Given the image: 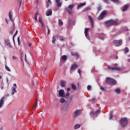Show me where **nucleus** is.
Wrapping results in <instances>:
<instances>
[{"instance_id":"nucleus-1","label":"nucleus","mask_w":130,"mask_h":130,"mask_svg":"<svg viewBox=\"0 0 130 130\" xmlns=\"http://www.w3.org/2000/svg\"><path fill=\"white\" fill-rule=\"evenodd\" d=\"M106 83L108 84V85H111V86L116 85V81L110 77H107L106 78Z\"/></svg>"},{"instance_id":"nucleus-2","label":"nucleus","mask_w":130,"mask_h":130,"mask_svg":"<svg viewBox=\"0 0 130 130\" xmlns=\"http://www.w3.org/2000/svg\"><path fill=\"white\" fill-rule=\"evenodd\" d=\"M119 123L122 127H124V126H126V125H127L128 121H127V119L126 118H122L120 120Z\"/></svg>"},{"instance_id":"nucleus-3","label":"nucleus","mask_w":130,"mask_h":130,"mask_svg":"<svg viewBox=\"0 0 130 130\" xmlns=\"http://www.w3.org/2000/svg\"><path fill=\"white\" fill-rule=\"evenodd\" d=\"M74 8H75V4H73L70 5L68 7L66 8V11L68 12L69 15H73V13H74L73 9Z\"/></svg>"},{"instance_id":"nucleus-4","label":"nucleus","mask_w":130,"mask_h":130,"mask_svg":"<svg viewBox=\"0 0 130 130\" xmlns=\"http://www.w3.org/2000/svg\"><path fill=\"white\" fill-rule=\"evenodd\" d=\"M58 94L59 97H64V98H67V97H69V96H70V93L67 92L66 94L63 89H60L58 92Z\"/></svg>"},{"instance_id":"nucleus-5","label":"nucleus","mask_w":130,"mask_h":130,"mask_svg":"<svg viewBox=\"0 0 130 130\" xmlns=\"http://www.w3.org/2000/svg\"><path fill=\"white\" fill-rule=\"evenodd\" d=\"M114 25H115V21L112 19H110L105 22V25L107 27H111V26H113Z\"/></svg>"},{"instance_id":"nucleus-6","label":"nucleus","mask_w":130,"mask_h":130,"mask_svg":"<svg viewBox=\"0 0 130 130\" xmlns=\"http://www.w3.org/2000/svg\"><path fill=\"white\" fill-rule=\"evenodd\" d=\"M106 15H107V11L104 10L98 17V20L100 21L103 20V19H104V17H105Z\"/></svg>"},{"instance_id":"nucleus-7","label":"nucleus","mask_w":130,"mask_h":130,"mask_svg":"<svg viewBox=\"0 0 130 130\" xmlns=\"http://www.w3.org/2000/svg\"><path fill=\"white\" fill-rule=\"evenodd\" d=\"M20 59L22 62H24V61H27V56L26 54H24V53H22L20 56Z\"/></svg>"},{"instance_id":"nucleus-8","label":"nucleus","mask_w":130,"mask_h":130,"mask_svg":"<svg viewBox=\"0 0 130 130\" xmlns=\"http://www.w3.org/2000/svg\"><path fill=\"white\" fill-rule=\"evenodd\" d=\"M13 86H14V87L11 88L12 95H14L15 93H17V90H16V89H17V84L16 83L13 84Z\"/></svg>"},{"instance_id":"nucleus-9","label":"nucleus","mask_w":130,"mask_h":130,"mask_svg":"<svg viewBox=\"0 0 130 130\" xmlns=\"http://www.w3.org/2000/svg\"><path fill=\"white\" fill-rule=\"evenodd\" d=\"M109 70H111V71H121V68H117V67H111L110 66H108L107 67Z\"/></svg>"},{"instance_id":"nucleus-10","label":"nucleus","mask_w":130,"mask_h":130,"mask_svg":"<svg viewBox=\"0 0 130 130\" xmlns=\"http://www.w3.org/2000/svg\"><path fill=\"white\" fill-rule=\"evenodd\" d=\"M113 43L115 46H120L122 44V42L120 40H114Z\"/></svg>"},{"instance_id":"nucleus-11","label":"nucleus","mask_w":130,"mask_h":130,"mask_svg":"<svg viewBox=\"0 0 130 130\" xmlns=\"http://www.w3.org/2000/svg\"><path fill=\"white\" fill-rule=\"evenodd\" d=\"M81 111L80 110H76L73 115V117H77V116H79L80 114H81Z\"/></svg>"},{"instance_id":"nucleus-12","label":"nucleus","mask_w":130,"mask_h":130,"mask_svg":"<svg viewBox=\"0 0 130 130\" xmlns=\"http://www.w3.org/2000/svg\"><path fill=\"white\" fill-rule=\"evenodd\" d=\"M128 8H129V5L126 4L125 5L123 8H122L121 11L122 12H125L126 11H127Z\"/></svg>"},{"instance_id":"nucleus-13","label":"nucleus","mask_w":130,"mask_h":130,"mask_svg":"<svg viewBox=\"0 0 130 130\" xmlns=\"http://www.w3.org/2000/svg\"><path fill=\"white\" fill-rule=\"evenodd\" d=\"M88 18L91 24V28H93V27H94V20H93V18H92L91 16H88Z\"/></svg>"},{"instance_id":"nucleus-14","label":"nucleus","mask_w":130,"mask_h":130,"mask_svg":"<svg viewBox=\"0 0 130 130\" xmlns=\"http://www.w3.org/2000/svg\"><path fill=\"white\" fill-rule=\"evenodd\" d=\"M110 0H105V2H106V3L107 4H109V1ZM111 2H113V3H115V4H119L120 3V2L118 0H111Z\"/></svg>"},{"instance_id":"nucleus-15","label":"nucleus","mask_w":130,"mask_h":130,"mask_svg":"<svg viewBox=\"0 0 130 130\" xmlns=\"http://www.w3.org/2000/svg\"><path fill=\"white\" fill-rule=\"evenodd\" d=\"M77 68H78V65H77V64H73L72 65L71 67V70L75 71V70H77Z\"/></svg>"},{"instance_id":"nucleus-16","label":"nucleus","mask_w":130,"mask_h":130,"mask_svg":"<svg viewBox=\"0 0 130 130\" xmlns=\"http://www.w3.org/2000/svg\"><path fill=\"white\" fill-rule=\"evenodd\" d=\"M5 100V97H2L0 100V108L3 107V105H4V101Z\"/></svg>"},{"instance_id":"nucleus-17","label":"nucleus","mask_w":130,"mask_h":130,"mask_svg":"<svg viewBox=\"0 0 130 130\" xmlns=\"http://www.w3.org/2000/svg\"><path fill=\"white\" fill-rule=\"evenodd\" d=\"M101 113V111L100 110H96L95 113L94 112H91L90 114H92V115H94V114H99Z\"/></svg>"},{"instance_id":"nucleus-18","label":"nucleus","mask_w":130,"mask_h":130,"mask_svg":"<svg viewBox=\"0 0 130 130\" xmlns=\"http://www.w3.org/2000/svg\"><path fill=\"white\" fill-rule=\"evenodd\" d=\"M84 6H86V3H82V4H80V5H79L77 7V10H79V9H81V8H82V7H84Z\"/></svg>"},{"instance_id":"nucleus-19","label":"nucleus","mask_w":130,"mask_h":130,"mask_svg":"<svg viewBox=\"0 0 130 130\" xmlns=\"http://www.w3.org/2000/svg\"><path fill=\"white\" fill-rule=\"evenodd\" d=\"M5 43L6 45L8 46V47H12V45H11V43H10V41H9V40H6Z\"/></svg>"},{"instance_id":"nucleus-20","label":"nucleus","mask_w":130,"mask_h":130,"mask_svg":"<svg viewBox=\"0 0 130 130\" xmlns=\"http://www.w3.org/2000/svg\"><path fill=\"white\" fill-rule=\"evenodd\" d=\"M52 10H51V9L48 10L46 11V16H50V15H52Z\"/></svg>"},{"instance_id":"nucleus-21","label":"nucleus","mask_w":130,"mask_h":130,"mask_svg":"<svg viewBox=\"0 0 130 130\" xmlns=\"http://www.w3.org/2000/svg\"><path fill=\"white\" fill-rule=\"evenodd\" d=\"M9 19L11 21H12V22H14V19H13V15L12 14V12L10 11L9 12Z\"/></svg>"},{"instance_id":"nucleus-22","label":"nucleus","mask_w":130,"mask_h":130,"mask_svg":"<svg viewBox=\"0 0 130 130\" xmlns=\"http://www.w3.org/2000/svg\"><path fill=\"white\" fill-rule=\"evenodd\" d=\"M39 21L40 24L42 25V27H44V24L43 23V21H42V18L39 17Z\"/></svg>"},{"instance_id":"nucleus-23","label":"nucleus","mask_w":130,"mask_h":130,"mask_svg":"<svg viewBox=\"0 0 130 130\" xmlns=\"http://www.w3.org/2000/svg\"><path fill=\"white\" fill-rule=\"evenodd\" d=\"M80 127H81V125L79 124H77L74 126V129H78V128H80Z\"/></svg>"},{"instance_id":"nucleus-24","label":"nucleus","mask_w":130,"mask_h":130,"mask_svg":"<svg viewBox=\"0 0 130 130\" xmlns=\"http://www.w3.org/2000/svg\"><path fill=\"white\" fill-rule=\"evenodd\" d=\"M88 31H89V28H85V30H84V33H85V35L86 37H87V36H88Z\"/></svg>"},{"instance_id":"nucleus-25","label":"nucleus","mask_w":130,"mask_h":130,"mask_svg":"<svg viewBox=\"0 0 130 130\" xmlns=\"http://www.w3.org/2000/svg\"><path fill=\"white\" fill-rule=\"evenodd\" d=\"M58 25L59 26H60V27H61V26H62V25H63V22H62V21L60 19H58Z\"/></svg>"},{"instance_id":"nucleus-26","label":"nucleus","mask_w":130,"mask_h":130,"mask_svg":"<svg viewBox=\"0 0 130 130\" xmlns=\"http://www.w3.org/2000/svg\"><path fill=\"white\" fill-rule=\"evenodd\" d=\"M52 42L53 44H54V43H55V41H56V39L55 38V37L53 36L52 38Z\"/></svg>"},{"instance_id":"nucleus-27","label":"nucleus","mask_w":130,"mask_h":130,"mask_svg":"<svg viewBox=\"0 0 130 130\" xmlns=\"http://www.w3.org/2000/svg\"><path fill=\"white\" fill-rule=\"evenodd\" d=\"M60 85L61 87H64L66 86V81H61Z\"/></svg>"},{"instance_id":"nucleus-28","label":"nucleus","mask_w":130,"mask_h":130,"mask_svg":"<svg viewBox=\"0 0 130 130\" xmlns=\"http://www.w3.org/2000/svg\"><path fill=\"white\" fill-rule=\"evenodd\" d=\"M71 54L72 55H73V56H76L77 57L79 56V54H78V53L73 52V53H71Z\"/></svg>"},{"instance_id":"nucleus-29","label":"nucleus","mask_w":130,"mask_h":130,"mask_svg":"<svg viewBox=\"0 0 130 130\" xmlns=\"http://www.w3.org/2000/svg\"><path fill=\"white\" fill-rule=\"evenodd\" d=\"M114 92L117 94H119V93H120V89L117 88L114 90Z\"/></svg>"},{"instance_id":"nucleus-30","label":"nucleus","mask_w":130,"mask_h":130,"mask_svg":"<svg viewBox=\"0 0 130 130\" xmlns=\"http://www.w3.org/2000/svg\"><path fill=\"white\" fill-rule=\"evenodd\" d=\"M71 87H72V88L73 89V90H77V87L76 86V85H75L74 84H72L71 85Z\"/></svg>"},{"instance_id":"nucleus-31","label":"nucleus","mask_w":130,"mask_h":130,"mask_svg":"<svg viewBox=\"0 0 130 130\" xmlns=\"http://www.w3.org/2000/svg\"><path fill=\"white\" fill-rule=\"evenodd\" d=\"M62 60H67V59H68V57L66 55H63L62 56Z\"/></svg>"},{"instance_id":"nucleus-32","label":"nucleus","mask_w":130,"mask_h":130,"mask_svg":"<svg viewBox=\"0 0 130 130\" xmlns=\"http://www.w3.org/2000/svg\"><path fill=\"white\" fill-rule=\"evenodd\" d=\"M60 103H64V102H66V100L63 98H61L60 99Z\"/></svg>"},{"instance_id":"nucleus-33","label":"nucleus","mask_w":130,"mask_h":130,"mask_svg":"<svg viewBox=\"0 0 130 130\" xmlns=\"http://www.w3.org/2000/svg\"><path fill=\"white\" fill-rule=\"evenodd\" d=\"M128 51H129V50H128V48H127V47H126V48L124 49V53H127Z\"/></svg>"},{"instance_id":"nucleus-34","label":"nucleus","mask_w":130,"mask_h":130,"mask_svg":"<svg viewBox=\"0 0 130 130\" xmlns=\"http://www.w3.org/2000/svg\"><path fill=\"white\" fill-rule=\"evenodd\" d=\"M5 69L6 71H8V72H11V69H10L9 67L5 66Z\"/></svg>"},{"instance_id":"nucleus-35","label":"nucleus","mask_w":130,"mask_h":130,"mask_svg":"<svg viewBox=\"0 0 130 130\" xmlns=\"http://www.w3.org/2000/svg\"><path fill=\"white\" fill-rule=\"evenodd\" d=\"M59 39L61 41H63V40H64V38L63 37L60 36L59 37Z\"/></svg>"},{"instance_id":"nucleus-36","label":"nucleus","mask_w":130,"mask_h":130,"mask_svg":"<svg viewBox=\"0 0 130 130\" xmlns=\"http://www.w3.org/2000/svg\"><path fill=\"white\" fill-rule=\"evenodd\" d=\"M78 73L79 74L80 78L82 79V74H81V70L78 69Z\"/></svg>"},{"instance_id":"nucleus-37","label":"nucleus","mask_w":130,"mask_h":130,"mask_svg":"<svg viewBox=\"0 0 130 130\" xmlns=\"http://www.w3.org/2000/svg\"><path fill=\"white\" fill-rule=\"evenodd\" d=\"M61 2H57V7H61Z\"/></svg>"},{"instance_id":"nucleus-38","label":"nucleus","mask_w":130,"mask_h":130,"mask_svg":"<svg viewBox=\"0 0 130 130\" xmlns=\"http://www.w3.org/2000/svg\"><path fill=\"white\" fill-rule=\"evenodd\" d=\"M38 16V12H37L36 14H35V21H37V16Z\"/></svg>"},{"instance_id":"nucleus-39","label":"nucleus","mask_w":130,"mask_h":130,"mask_svg":"<svg viewBox=\"0 0 130 130\" xmlns=\"http://www.w3.org/2000/svg\"><path fill=\"white\" fill-rule=\"evenodd\" d=\"M91 89H92V87L91 86V85H88L87 90H88V91H90Z\"/></svg>"},{"instance_id":"nucleus-40","label":"nucleus","mask_w":130,"mask_h":130,"mask_svg":"<svg viewBox=\"0 0 130 130\" xmlns=\"http://www.w3.org/2000/svg\"><path fill=\"white\" fill-rule=\"evenodd\" d=\"M98 12H99L101 10V6L100 5H99V6L97 7Z\"/></svg>"},{"instance_id":"nucleus-41","label":"nucleus","mask_w":130,"mask_h":130,"mask_svg":"<svg viewBox=\"0 0 130 130\" xmlns=\"http://www.w3.org/2000/svg\"><path fill=\"white\" fill-rule=\"evenodd\" d=\"M100 89H101V90H102V91H106V89H105V88H104L102 86L100 87Z\"/></svg>"},{"instance_id":"nucleus-42","label":"nucleus","mask_w":130,"mask_h":130,"mask_svg":"<svg viewBox=\"0 0 130 130\" xmlns=\"http://www.w3.org/2000/svg\"><path fill=\"white\" fill-rule=\"evenodd\" d=\"M18 43L19 45H20V44H21V41H20V38L19 37L18 38Z\"/></svg>"},{"instance_id":"nucleus-43","label":"nucleus","mask_w":130,"mask_h":130,"mask_svg":"<svg viewBox=\"0 0 130 130\" xmlns=\"http://www.w3.org/2000/svg\"><path fill=\"white\" fill-rule=\"evenodd\" d=\"M112 116H113V115H112V113H110V117H109V119H112Z\"/></svg>"},{"instance_id":"nucleus-44","label":"nucleus","mask_w":130,"mask_h":130,"mask_svg":"<svg viewBox=\"0 0 130 130\" xmlns=\"http://www.w3.org/2000/svg\"><path fill=\"white\" fill-rule=\"evenodd\" d=\"M17 34H18V30H17L16 31V32L15 33V34L13 35V39H14V38H15V36H16V35H17Z\"/></svg>"},{"instance_id":"nucleus-45","label":"nucleus","mask_w":130,"mask_h":130,"mask_svg":"<svg viewBox=\"0 0 130 130\" xmlns=\"http://www.w3.org/2000/svg\"><path fill=\"white\" fill-rule=\"evenodd\" d=\"M38 101L37 100H36V105H35V108H36V107L38 106V105H37Z\"/></svg>"},{"instance_id":"nucleus-46","label":"nucleus","mask_w":130,"mask_h":130,"mask_svg":"<svg viewBox=\"0 0 130 130\" xmlns=\"http://www.w3.org/2000/svg\"><path fill=\"white\" fill-rule=\"evenodd\" d=\"M18 1L19 2V6H20V7H21V5L22 4V0H18Z\"/></svg>"},{"instance_id":"nucleus-47","label":"nucleus","mask_w":130,"mask_h":130,"mask_svg":"<svg viewBox=\"0 0 130 130\" xmlns=\"http://www.w3.org/2000/svg\"><path fill=\"white\" fill-rule=\"evenodd\" d=\"M50 33V30H49V28H48V32H47L48 35H49Z\"/></svg>"},{"instance_id":"nucleus-48","label":"nucleus","mask_w":130,"mask_h":130,"mask_svg":"<svg viewBox=\"0 0 130 130\" xmlns=\"http://www.w3.org/2000/svg\"><path fill=\"white\" fill-rule=\"evenodd\" d=\"M12 58H13V59H14V60L17 59V57H16V56H13L12 57Z\"/></svg>"},{"instance_id":"nucleus-49","label":"nucleus","mask_w":130,"mask_h":130,"mask_svg":"<svg viewBox=\"0 0 130 130\" xmlns=\"http://www.w3.org/2000/svg\"><path fill=\"white\" fill-rule=\"evenodd\" d=\"M67 91H68V92H69V91H71V88L68 87V88H67Z\"/></svg>"},{"instance_id":"nucleus-50","label":"nucleus","mask_w":130,"mask_h":130,"mask_svg":"<svg viewBox=\"0 0 130 130\" xmlns=\"http://www.w3.org/2000/svg\"><path fill=\"white\" fill-rule=\"evenodd\" d=\"M48 3H49V4H50V5H51L52 4V3L51 2V1L50 0H48Z\"/></svg>"},{"instance_id":"nucleus-51","label":"nucleus","mask_w":130,"mask_h":130,"mask_svg":"<svg viewBox=\"0 0 130 130\" xmlns=\"http://www.w3.org/2000/svg\"><path fill=\"white\" fill-rule=\"evenodd\" d=\"M28 46H29V47H31V46H32V44L29 43L28 44Z\"/></svg>"},{"instance_id":"nucleus-52","label":"nucleus","mask_w":130,"mask_h":130,"mask_svg":"<svg viewBox=\"0 0 130 130\" xmlns=\"http://www.w3.org/2000/svg\"><path fill=\"white\" fill-rule=\"evenodd\" d=\"M60 2V0H56V3H59Z\"/></svg>"},{"instance_id":"nucleus-53","label":"nucleus","mask_w":130,"mask_h":130,"mask_svg":"<svg viewBox=\"0 0 130 130\" xmlns=\"http://www.w3.org/2000/svg\"><path fill=\"white\" fill-rule=\"evenodd\" d=\"M100 39L101 40H104V38L103 37L100 38Z\"/></svg>"},{"instance_id":"nucleus-54","label":"nucleus","mask_w":130,"mask_h":130,"mask_svg":"<svg viewBox=\"0 0 130 130\" xmlns=\"http://www.w3.org/2000/svg\"><path fill=\"white\" fill-rule=\"evenodd\" d=\"M10 34H13V31H10Z\"/></svg>"},{"instance_id":"nucleus-55","label":"nucleus","mask_w":130,"mask_h":130,"mask_svg":"<svg viewBox=\"0 0 130 130\" xmlns=\"http://www.w3.org/2000/svg\"><path fill=\"white\" fill-rule=\"evenodd\" d=\"M6 21L7 24H8V23H9L8 22H9V21H8V19H6Z\"/></svg>"},{"instance_id":"nucleus-56","label":"nucleus","mask_w":130,"mask_h":130,"mask_svg":"<svg viewBox=\"0 0 130 130\" xmlns=\"http://www.w3.org/2000/svg\"><path fill=\"white\" fill-rule=\"evenodd\" d=\"M127 61H128V62H130V59L129 58L127 59Z\"/></svg>"},{"instance_id":"nucleus-57","label":"nucleus","mask_w":130,"mask_h":130,"mask_svg":"<svg viewBox=\"0 0 130 130\" xmlns=\"http://www.w3.org/2000/svg\"><path fill=\"white\" fill-rule=\"evenodd\" d=\"M3 89H4V87L2 86H1V89L2 90H3Z\"/></svg>"},{"instance_id":"nucleus-58","label":"nucleus","mask_w":130,"mask_h":130,"mask_svg":"<svg viewBox=\"0 0 130 130\" xmlns=\"http://www.w3.org/2000/svg\"><path fill=\"white\" fill-rule=\"evenodd\" d=\"M2 78V76L0 75V79Z\"/></svg>"},{"instance_id":"nucleus-59","label":"nucleus","mask_w":130,"mask_h":130,"mask_svg":"<svg viewBox=\"0 0 130 130\" xmlns=\"http://www.w3.org/2000/svg\"><path fill=\"white\" fill-rule=\"evenodd\" d=\"M70 101H72V98H70Z\"/></svg>"},{"instance_id":"nucleus-60","label":"nucleus","mask_w":130,"mask_h":130,"mask_svg":"<svg viewBox=\"0 0 130 130\" xmlns=\"http://www.w3.org/2000/svg\"><path fill=\"white\" fill-rule=\"evenodd\" d=\"M45 71H46V68H45Z\"/></svg>"},{"instance_id":"nucleus-61","label":"nucleus","mask_w":130,"mask_h":130,"mask_svg":"<svg viewBox=\"0 0 130 130\" xmlns=\"http://www.w3.org/2000/svg\"><path fill=\"white\" fill-rule=\"evenodd\" d=\"M38 2V1H37V3Z\"/></svg>"},{"instance_id":"nucleus-62","label":"nucleus","mask_w":130,"mask_h":130,"mask_svg":"<svg viewBox=\"0 0 130 130\" xmlns=\"http://www.w3.org/2000/svg\"><path fill=\"white\" fill-rule=\"evenodd\" d=\"M65 1H68V0H65Z\"/></svg>"}]
</instances>
